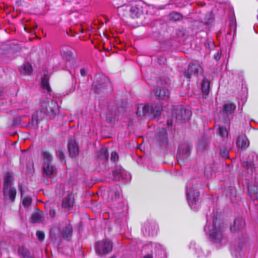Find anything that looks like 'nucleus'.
I'll list each match as a JSON object with an SVG mask.
<instances>
[{"label":"nucleus","mask_w":258,"mask_h":258,"mask_svg":"<svg viewBox=\"0 0 258 258\" xmlns=\"http://www.w3.org/2000/svg\"><path fill=\"white\" fill-rule=\"evenodd\" d=\"M190 146L188 144H184L180 146L178 148L179 154L177 156V160L179 162V160L181 159L182 155H188L190 151Z\"/></svg>","instance_id":"21"},{"label":"nucleus","mask_w":258,"mask_h":258,"mask_svg":"<svg viewBox=\"0 0 258 258\" xmlns=\"http://www.w3.org/2000/svg\"><path fill=\"white\" fill-rule=\"evenodd\" d=\"M112 245L109 239H104L96 243L95 250L100 255L107 254L112 250Z\"/></svg>","instance_id":"7"},{"label":"nucleus","mask_w":258,"mask_h":258,"mask_svg":"<svg viewBox=\"0 0 258 258\" xmlns=\"http://www.w3.org/2000/svg\"><path fill=\"white\" fill-rule=\"evenodd\" d=\"M225 226L223 222L216 217H214L213 223L210 225L208 223L204 230L208 234L212 241L215 243H221L224 239Z\"/></svg>","instance_id":"2"},{"label":"nucleus","mask_w":258,"mask_h":258,"mask_svg":"<svg viewBox=\"0 0 258 258\" xmlns=\"http://www.w3.org/2000/svg\"><path fill=\"white\" fill-rule=\"evenodd\" d=\"M56 153H57V156L58 158L59 159V160L61 162H63L64 159V155L63 152L61 150H58L56 151Z\"/></svg>","instance_id":"42"},{"label":"nucleus","mask_w":258,"mask_h":258,"mask_svg":"<svg viewBox=\"0 0 258 258\" xmlns=\"http://www.w3.org/2000/svg\"><path fill=\"white\" fill-rule=\"evenodd\" d=\"M32 199L30 197H26L23 199V205L25 207H28L31 204Z\"/></svg>","instance_id":"36"},{"label":"nucleus","mask_w":258,"mask_h":258,"mask_svg":"<svg viewBox=\"0 0 258 258\" xmlns=\"http://www.w3.org/2000/svg\"><path fill=\"white\" fill-rule=\"evenodd\" d=\"M215 56V58L216 59H219V58H220V56H219V55L218 53H217V55H215V56Z\"/></svg>","instance_id":"50"},{"label":"nucleus","mask_w":258,"mask_h":258,"mask_svg":"<svg viewBox=\"0 0 258 258\" xmlns=\"http://www.w3.org/2000/svg\"><path fill=\"white\" fill-rule=\"evenodd\" d=\"M97 158L101 160L106 161L108 158V153L106 148H102L98 152Z\"/></svg>","instance_id":"28"},{"label":"nucleus","mask_w":258,"mask_h":258,"mask_svg":"<svg viewBox=\"0 0 258 258\" xmlns=\"http://www.w3.org/2000/svg\"><path fill=\"white\" fill-rule=\"evenodd\" d=\"M121 171L120 169H116L113 171L112 175L113 179L115 180H119L121 177Z\"/></svg>","instance_id":"35"},{"label":"nucleus","mask_w":258,"mask_h":258,"mask_svg":"<svg viewBox=\"0 0 258 258\" xmlns=\"http://www.w3.org/2000/svg\"><path fill=\"white\" fill-rule=\"evenodd\" d=\"M236 108V105L231 102H227L223 106V112L227 114L232 113Z\"/></svg>","instance_id":"25"},{"label":"nucleus","mask_w":258,"mask_h":258,"mask_svg":"<svg viewBox=\"0 0 258 258\" xmlns=\"http://www.w3.org/2000/svg\"><path fill=\"white\" fill-rule=\"evenodd\" d=\"M12 180L11 174L7 173L4 178L3 195L5 200L11 202L14 201L17 192L16 188L12 186Z\"/></svg>","instance_id":"3"},{"label":"nucleus","mask_w":258,"mask_h":258,"mask_svg":"<svg viewBox=\"0 0 258 258\" xmlns=\"http://www.w3.org/2000/svg\"><path fill=\"white\" fill-rule=\"evenodd\" d=\"M142 232L144 234V235L146 236H149L150 235H154L155 232L152 230L151 231L150 230L149 226L144 225L142 229Z\"/></svg>","instance_id":"34"},{"label":"nucleus","mask_w":258,"mask_h":258,"mask_svg":"<svg viewBox=\"0 0 258 258\" xmlns=\"http://www.w3.org/2000/svg\"><path fill=\"white\" fill-rule=\"evenodd\" d=\"M206 146V143L204 142H200L198 145V149L199 150H203L204 149Z\"/></svg>","instance_id":"43"},{"label":"nucleus","mask_w":258,"mask_h":258,"mask_svg":"<svg viewBox=\"0 0 258 258\" xmlns=\"http://www.w3.org/2000/svg\"><path fill=\"white\" fill-rule=\"evenodd\" d=\"M246 242V239L244 237L241 241H236L233 245L232 249V254L235 258H242L243 255L242 250L243 246Z\"/></svg>","instance_id":"11"},{"label":"nucleus","mask_w":258,"mask_h":258,"mask_svg":"<svg viewBox=\"0 0 258 258\" xmlns=\"http://www.w3.org/2000/svg\"><path fill=\"white\" fill-rule=\"evenodd\" d=\"M245 225L244 220L242 217H238L234 220L233 225L231 226V231L232 232L241 231L244 228Z\"/></svg>","instance_id":"14"},{"label":"nucleus","mask_w":258,"mask_h":258,"mask_svg":"<svg viewBox=\"0 0 258 258\" xmlns=\"http://www.w3.org/2000/svg\"><path fill=\"white\" fill-rule=\"evenodd\" d=\"M68 150L70 156L71 157H75L78 155L79 149L75 141L71 140L69 141Z\"/></svg>","instance_id":"20"},{"label":"nucleus","mask_w":258,"mask_h":258,"mask_svg":"<svg viewBox=\"0 0 258 258\" xmlns=\"http://www.w3.org/2000/svg\"><path fill=\"white\" fill-rule=\"evenodd\" d=\"M220 154L224 158H229V151L226 149L222 148L220 149Z\"/></svg>","instance_id":"39"},{"label":"nucleus","mask_w":258,"mask_h":258,"mask_svg":"<svg viewBox=\"0 0 258 258\" xmlns=\"http://www.w3.org/2000/svg\"><path fill=\"white\" fill-rule=\"evenodd\" d=\"M114 119V114L113 112H108L106 114V121L109 123L112 122Z\"/></svg>","instance_id":"38"},{"label":"nucleus","mask_w":258,"mask_h":258,"mask_svg":"<svg viewBox=\"0 0 258 258\" xmlns=\"http://www.w3.org/2000/svg\"><path fill=\"white\" fill-rule=\"evenodd\" d=\"M49 214L50 217L53 218L55 215V211L53 209L50 208Z\"/></svg>","instance_id":"44"},{"label":"nucleus","mask_w":258,"mask_h":258,"mask_svg":"<svg viewBox=\"0 0 258 258\" xmlns=\"http://www.w3.org/2000/svg\"><path fill=\"white\" fill-rule=\"evenodd\" d=\"M205 174L206 176H207V177L208 178L210 176H211V174H209L208 173H207V170H205Z\"/></svg>","instance_id":"49"},{"label":"nucleus","mask_w":258,"mask_h":258,"mask_svg":"<svg viewBox=\"0 0 258 258\" xmlns=\"http://www.w3.org/2000/svg\"><path fill=\"white\" fill-rule=\"evenodd\" d=\"M41 156L43 159V164L51 163L52 156L48 152L42 151Z\"/></svg>","instance_id":"27"},{"label":"nucleus","mask_w":258,"mask_h":258,"mask_svg":"<svg viewBox=\"0 0 258 258\" xmlns=\"http://www.w3.org/2000/svg\"><path fill=\"white\" fill-rule=\"evenodd\" d=\"M248 192L254 204L255 205H258V184H248Z\"/></svg>","instance_id":"13"},{"label":"nucleus","mask_w":258,"mask_h":258,"mask_svg":"<svg viewBox=\"0 0 258 258\" xmlns=\"http://www.w3.org/2000/svg\"><path fill=\"white\" fill-rule=\"evenodd\" d=\"M198 185L191 181L187 183L186 184V196L189 205L191 208L194 204H196L198 201L199 191L198 190Z\"/></svg>","instance_id":"5"},{"label":"nucleus","mask_w":258,"mask_h":258,"mask_svg":"<svg viewBox=\"0 0 258 258\" xmlns=\"http://www.w3.org/2000/svg\"><path fill=\"white\" fill-rule=\"evenodd\" d=\"M219 134L221 137H224L228 135V132L225 128L222 126L219 127Z\"/></svg>","instance_id":"37"},{"label":"nucleus","mask_w":258,"mask_h":258,"mask_svg":"<svg viewBox=\"0 0 258 258\" xmlns=\"http://www.w3.org/2000/svg\"><path fill=\"white\" fill-rule=\"evenodd\" d=\"M18 252L20 256L22 257H28L29 255L28 250L23 246H20L18 249Z\"/></svg>","instance_id":"33"},{"label":"nucleus","mask_w":258,"mask_h":258,"mask_svg":"<svg viewBox=\"0 0 258 258\" xmlns=\"http://www.w3.org/2000/svg\"><path fill=\"white\" fill-rule=\"evenodd\" d=\"M255 180L258 181V180H257V179H255ZM256 182L258 183L257 181H256Z\"/></svg>","instance_id":"55"},{"label":"nucleus","mask_w":258,"mask_h":258,"mask_svg":"<svg viewBox=\"0 0 258 258\" xmlns=\"http://www.w3.org/2000/svg\"><path fill=\"white\" fill-rule=\"evenodd\" d=\"M62 58L68 62L73 63L76 59V55L72 51V48L68 46H63L60 50Z\"/></svg>","instance_id":"10"},{"label":"nucleus","mask_w":258,"mask_h":258,"mask_svg":"<svg viewBox=\"0 0 258 258\" xmlns=\"http://www.w3.org/2000/svg\"><path fill=\"white\" fill-rule=\"evenodd\" d=\"M93 91L96 94L111 91V84L108 78L104 75L99 76L97 80L94 82Z\"/></svg>","instance_id":"4"},{"label":"nucleus","mask_w":258,"mask_h":258,"mask_svg":"<svg viewBox=\"0 0 258 258\" xmlns=\"http://www.w3.org/2000/svg\"><path fill=\"white\" fill-rule=\"evenodd\" d=\"M247 165H249V166H252V165H251V162H247Z\"/></svg>","instance_id":"53"},{"label":"nucleus","mask_w":258,"mask_h":258,"mask_svg":"<svg viewBox=\"0 0 258 258\" xmlns=\"http://www.w3.org/2000/svg\"><path fill=\"white\" fill-rule=\"evenodd\" d=\"M41 86L44 91L49 93L51 91L50 87L49 85L48 80L46 77H44L41 80Z\"/></svg>","instance_id":"30"},{"label":"nucleus","mask_w":258,"mask_h":258,"mask_svg":"<svg viewBox=\"0 0 258 258\" xmlns=\"http://www.w3.org/2000/svg\"><path fill=\"white\" fill-rule=\"evenodd\" d=\"M145 250L151 249L153 250V254L156 258H166V252L163 247L159 244L150 243L144 247Z\"/></svg>","instance_id":"8"},{"label":"nucleus","mask_w":258,"mask_h":258,"mask_svg":"<svg viewBox=\"0 0 258 258\" xmlns=\"http://www.w3.org/2000/svg\"><path fill=\"white\" fill-rule=\"evenodd\" d=\"M202 250L201 248L198 247L196 249V252L197 254H198V256L200 257L202 256Z\"/></svg>","instance_id":"47"},{"label":"nucleus","mask_w":258,"mask_h":258,"mask_svg":"<svg viewBox=\"0 0 258 258\" xmlns=\"http://www.w3.org/2000/svg\"><path fill=\"white\" fill-rule=\"evenodd\" d=\"M165 60L166 59L163 56L160 57L158 58V62L160 63H164Z\"/></svg>","instance_id":"48"},{"label":"nucleus","mask_w":258,"mask_h":258,"mask_svg":"<svg viewBox=\"0 0 258 258\" xmlns=\"http://www.w3.org/2000/svg\"><path fill=\"white\" fill-rule=\"evenodd\" d=\"M80 73H81V76H83V77H85L87 75V72L84 68H82V69H81Z\"/></svg>","instance_id":"45"},{"label":"nucleus","mask_w":258,"mask_h":258,"mask_svg":"<svg viewBox=\"0 0 258 258\" xmlns=\"http://www.w3.org/2000/svg\"><path fill=\"white\" fill-rule=\"evenodd\" d=\"M119 194L118 191H115V196L116 198L119 197Z\"/></svg>","instance_id":"51"},{"label":"nucleus","mask_w":258,"mask_h":258,"mask_svg":"<svg viewBox=\"0 0 258 258\" xmlns=\"http://www.w3.org/2000/svg\"><path fill=\"white\" fill-rule=\"evenodd\" d=\"M43 218V213L42 212L38 211L32 215L31 221L33 223L40 222Z\"/></svg>","instance_id":"26"},{"label":"nucleus","mask_w":258,"mask_h":258,"mask_svg":"<svg viewBox=\"0 0 258 258\" xmlns=\"http://www.w3.org/2000/svg\"><path fill=\"white\" fill-rule=\"evenodd\" d=\"M167 124H168V125H172V122H171V121H167Z\"/></svg>","instance_id":"52"},{"label":"nucleus","mask_w":258,"mask_h":258,"mask_svg":"<svg viewBox=\"0 0 258 258\" xmlns=\"http://www.w3.org/2000/svg\"><path fill=\"white\" fill-rule=\"evenodd\" d=\"M176 121L177 122H182L188 120L191 114L188 109L180 108L177 109L175 112Z\"/></svg>","instance_id":"9"},{"label":"nucleus","mask_w":258,"mask_h":258,"mask_svg":"<svg viewBox=\"0 0 258 258\" xmlns=\"http://www.w3.org/2000/svg\"><path fill=\"white\" fill-rule=\"evenodd\" d=\"M156 138L161 146H166L168 143L167 134L165 128L159 129Z\"/></svg>","instance_id":"15"},{"label":"nucleus","mask_w":258,"mask_h":258,"mask_svg":"<svg viewBox=\"0 0 258 258\" xmlns=\"http://www.w3.org/2000/svg\"><path fill=\"white\" fill-rule=\"evenodd\" d=\"M73 234V227L70 224H66L62 229L61 236L63 239L70 240Z\"/></svg>","instance_id":"19"},{"label":"nucleus","mask_w":258,"mask_h":258,"mask_svg":"<svg viewBox=\"0 0 258 258\" xmlns=\"http://www.w3.org/2000/svg\"><path fill=\"white\" fill-rule=\"evenodd\" d=\"M156 98L159 100H166L169 98L170 93L165 88L157 89L155 91Z\"/></svg>","instance_id":"17"},{"label":"nucleus","mask_w":258,"mask_h":258,"mask_svg":"<svg viewBox=\"0 0 258 258\" xmlns=\"http://www.w3.org/2000/svg\"><path fill=\"white\" fill-rule=\"evenodd\" d=\"M202 71L203 69L199 64L192 63L189 64L187 70L185 71L184 76L189 79L193 76L201 74Z\"/></svg>","instance_id":"12"},{"label":"nucleus","mask_w":258,"mask_h":258,"mask_svg":"<svg viewBox=\"0 0 258 258\" xmlns=\"http://www.w3.org/2000/svg\"><path fill=\"white\" fill-rule=\"evenodd\" d=\"M202 90L203 93L208 95L210 89V82L207 79H204L202 82Z\"/></svg>","instance_id":"29"},{"label":"nucleus","mask_w":258,"mask_h":258,"mask_svg":"<svg viewBox=\"0 0 258 258\" xmlns=\"http://www.w3.org/2000/svg\"><path fill=\"white\" fill-rule=\"evenodd\" d=\"M74 204V197L73 194H69L63 198L61 206L64 209H70L73 207Z\"/></svg>","instance_id":"18"},{"label":"nucleus","mask_w":258,"mask_h":258,"mask_svg":"<svg viewBox=\"0 0 258 258\" xmlns=\"http://www.w3.org/2000/svg\"><path fill=\"white\" fill-rule=\"evenodd\" d=\"M168 18L171 21H177L181 19L182 16L178 13L173 12L168 15Z\"/></svg>","instance_id":"31"},{"label":"nucleus","mask_w":258,"mask_h":258,"mask_svg":"<svg viewBox=\"0 0 258 258\" xmlns=\"http://www.w3.org/2000/svg\"><path fill=\"white\" fill-rule=\"evenodd\" d=\"M21 74L30 75L32 72V68L31 65L28 63H25L19 69Z\"/></svg>","instance_id":"24"},{"label":"nucleus","mask_w":258,"mask_h":258,"mask_svg":"<svg viewBox=\"0 0 258 258\" xmlns=\"http://www.w3.org/2000/svg\"><path fill=\"white\" fill-rule=\"evenodd\" d=\"M50 236L54 239L57 237L59 239L61 236L59 229L57 227H55L52 228L50 230Z\"/></svg>","instance_id":"32"},{"label":"nucleus","mask_w":258,"mask_h":258,"mask_svg":"<svg viewBox=\"0 0 258 258\" xmlns=\"http://www.w3.org/2000/svg\"><path fill=\"white\" fill-rule=\"evenodd\" d=\"M237 144L241 148H246L249 146V141L246 136H239L238 137Z\"/></svg>","instance_id":"23"},{"label":"nucleus","mask_w":258,"mask_h":258,"mask_svg":"<svg viewBox=\"0 0 258 258\" xmlns=\"http://www.w3.org/2000/svg\"><path fill=\"white\" fill-rule=\"evenodd\" d=\"M42 169L43 175L47 177H51L56 173V168L52 163L43 164Z\"/></svg>","instance_id":"16"},{"label":"nucleus","mask_w":258,"mask_h":258,"mask_svg":"<svg viewBox=\"0 0 258 258\" xmlns=\"http://www.w3.org/2000/svg\"><path fill=\"white\" fill-rule=\"evenodd\" d=\"M227 197H228L231 202L236 198V190L234 187L230 186L226 188L224 190Z\"/></svg>","instance_id":"22"},{"label":"nucleus","mask_w":258,"mask_h":258,"mask_svg":"<svg viewBox=\"0 0 258 258\" xmlns=\"http://www.w3.org/2000/svg\"><path fill=\"white\" fill-rule=\"evenodd\" d=\"M110 258H115V256H112L111 257H110Z\"/></svg>","instance_id":"54"},{"label":"nucleus","mask_w":258,"mask_h":258,"mask_svg":"<svg viewBox=\"0 0 258 258\" xmlns=\"http://www.w3.org/2000/svg\"><path fill=\"white\" fill-rule=\"evenodd\" d=\"M58 110L57 102L55 100L50 101L47 98L41 101L39 110L33 114L31 120L29 119L26 125L36 128L38 122L48 113L56 114L58 112Z\"/></svg>","instance_id":"1"},{"label":"nucleus","mask_w":258,"mask_h":258,"mask_svg":"<svg viewBox=\"0 0 258 258\" xmlns=\"http://www.w3.org/2000/svg\"><path fill=\"white\" fill-rule=\"evenodd\" d=\"M118 159V156L116 152H113L111 153L110 160L113 162H115Z\"/></svg>","instance_id":"40"},{"label":"nucleus","mask_w":258,"mask_h":258,"mask_svg":"<svg viewBox=\"0 0 258 258\" xmlns=\"http://www.w3.org/2000/svg\"><path fill=\"white\" fill-rule=\"evenodd\" d=\"M161 107H158L156 109H154L152 106L149 105H140L138 107L137 114L139 116H146L158 117L160 115Z\"/></svg>","instance_id":"6"},{"label":"nucleus","mask_w":258,"mask_h":258,"mask_svg":"<svg viewBox=\"0 0 258 258\" xmlns=\"http://www.w3.org/2000/svg\"><path fill=\"white\" fill-rule=\"evenodd\" d=\"M36 235H37L38 239L40 241H43L44 240L45 235H44V233L42 231H37L36 232Z\"/></svg>","instance_id":"41"},{"label":"nucleus","mask_w":258,"mask_h":258,"mask_svg":"<svg viewBox=\"0 0 258 258\" xmlns=\"http://www.w3.org/2000/svg\"><path fill=\"white\" fill-rule=\"evenodd\" d=\"M151 254L148 253L147 254H146L144 258H153V250H151Z\"/></svg>","instance_id":"46"}]
</instances>
